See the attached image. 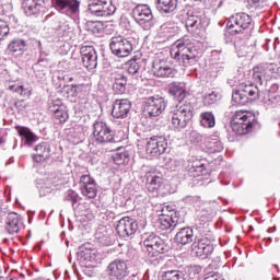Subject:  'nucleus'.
<instances>
[{
    "label": "nucleus",
    "mask_w": 280,
    "mask_h": 280,
    "mask_svg": "<svg viewBox=\"0 0 280 280\" xmlns=\"http://www.w3.org/2000/svg\"><path fill=\"white\" fill-rule=\"evenodd\" d=\"M21 226H23V219L16 212H11L7 217V231L11 235L14 233H19L21 231Z\"/></svg>",
    "instance_id": "nucleus-28"
},
{
    "label": "nucleus",
    "mask_w": 280,
    "mask_h": 280,
    "mask_svg": "<svg viewBox=\"0 0 280 280\" xmlns=\"http://www.w3.org/2000/svg\"><path fill=\"white\" fill-rule=\"evenodd\" d=\"M18 132L25 145H32V143H36V141H38V136L32 132L27 127L19 128Z\"/></svg>",
    "instance_id": "nucleus-33"
},
{
    "label": "nucleus",
    "mask_w": 280,
    "mask_h": 280,
    "mask_svg": "<svg viewBox=\"0 0 280 280\" xmlns=\"http://www.w3.org/2000/svg\"><path fill=\"white\" fill-rule=\"evenodd\" d=\"M206 148L208 149V152L215 154V152H222V150H224V144H222V141H220L218 136H214L208 139Z\"/></svg>",
    "instance_id": "nucleus-35"
},
{
    "label": "nucleus",
    "mask_w": 280,
    "mask_h": 280,
    "mask_svg": "<svg viewBox=\"0 0 280 280\" xmlns=\"http://www.w3.org/2000/svg\"><path fill=\"white\" fill-rule=\"evenodd\" d=\"M175 242L186 246V244H191L194 242V229L184 228L180 229L175 235Z\"/></svg>",
    "instance_id": "nucleus-30"
},
{
    "label": "nucleus",
    "mask_w": 280,
    "mask_h": 280,
    "mask_svg": "<svg viewBox=\"0 0 280 280\" xmlns=\"http://www.w3.org/2000/svg\"><path fill=\"white\" fill-rule=\"evenodd\" d=\"M253 80L256 84H264V80H268V77H266V73H264L260 67H258L254 68Z\"/></svg>",
    "instance_id": "nucleus-45"
},
{
    "label": "nucleus",
    "mask_w": 280,
    "mask_h": 280,
    "mask_svg": "<svg viewBox=\"0 0 280 280\" xmlns=\"http://www.w3.org/2000/svg\"><path fill=\"white\" fill-rule=\"evenodd\" d=\"M34 150L36 152L33 155L35 163H45L51 156V144L49 142H40L35 145Z\"/></svg>",
    "instance_id": "nucleus-25"
},
{
    "label": "nucleus",
    "mask_w": 280,
    "mask_h": 280,
    "mask_svg": "<svg viewBox=\"0 0 280 280\" xmlns=\"http://www.w3.org/2000/svg\"><path fill=\"white\" fill-rule=\"evenodd\" d=\"M255 116L250 112L238 110L231 119V128L236 135H248L253 130Z\"/></svg>",
    "instance_id": "nucleus-5"
},
{
    "label": "nucleus",
    "mask_w": 280,
    "mask_h": 280,
    "mask_svg": "<svg viewBox=\"0 0 280 280\" xmlns=\"http://www.w3.org/2000/svg\"><path fill=\"white\" fill-rule=\"evenodd\" d=\"M58 36L63 38L65 36H69V33L71 32V26H69V23L67 22H60L57 27H55Z\"/></svg>",
    "instance_id": "nucleus-44"
},
{
    "label": "nucleus",
    "mask_w": 280,
    "mask_h": 280,
    "mask_svg": "<svg viewBox=\"0 0 280 280\" xmlns=\"http://www.w3.org/2000/svg\"><path fill=\"white\" fill-rule=\"evenodd\" d=\"M185 201L188 202L189 205H199L200 203V197L188 196V197L185 198Z\"/></svg>",
    "instance_id": "nucleus-58"
},
{
    "label": "nucleus",
    "mask_w": 280,
    "mask_h": 280,
    "mask_svg": "<svg viewBox=\"0 0 280 280\" xmlns=\"http://www.w3.org/2000/svg\"><path fill=\"white\" fill-rule=\"evenodd\" d=\"M200 126L202 128L215 127V115H213V112H203L200 114Z\"/></svg>",
    "instance_id": "nucleus-36"
},
{
    "label": "nucleus",
    "mask_w": 280,
    "mask_h": 280,
    "mask_svg": "<svg viewBox=\"0 0 280 280\" xmlns=\"http://www.w3.org/2000/svg\"><path fill=\"white\" fill-rule=\"evenodd\" d=\"M113 159L116 165H127L130 161V154H128V151H120L115 153Z\"/></svg>",
    "instance_id": "nucleus-39"
},
{
    "label": "nucleus",
    "mask_w": 280,
    "mask_h": 280,
    "mask_svg": "<svg viewBox=\"0 0 280 280\" xmlns=\"http://www.w3.org/2000/svg\"><path fill=\"white\" fill-rule=\"evenodd\" d=\"M22 8L26 16H37L45 10V0H22Z\"/></svg>",
    "instance_id": "nucleus-24"
},
{
    "label": "nucleus",
    "mask_w": 280,
    "mask_h": 280,
    "mask_svg": "<svg viewBox=\"0 0 280 280\" xmlns=\"http://www.w3.org/2000/svg\"><path fill=\"white\" fill-rule=\"evenodd\" d=\"M51 113L55 115V119L59 121V124H65L69 119V113H67V107H59L57 109H54L51 107Z\"/></svg>",
    "instance_id": "nucleus-38"
},
{
    "label": "nucleus",
    "mask_w": 280,
    "mask_h": 280,
    "mask_svg": "<svg viewBox=\"0 0 280 280\" xmlns=\"http://www.w3.org/2000/svg\"><path fill=\"white\" fill-rule=\"evenodd\" d=\"M226 25L230 34H242L245 30L253 27V18L247 13H236L229 19Z\"/></svg>",
    "instance_id": "nucleus-11"
},
{
    "label": "nucleus",
    "mask_w": 280,
    "mask_h": 280,
    "mask_svg": "<svg viewBox=\"0 0 280 280\" xmlns=\"http://www.w3.org/2000/svg\"><path fill=\"white\" fill-rule=\"evenodd\" d=\"M96 237H97L100 244H102L103 246H110V244H113V241L108 236H105V235L100 236V234H97Z\"/></svg>",
    "instance_id": "nucleus-55"
},
{
    "label": "nucleus",
    "mask_w": 280,
    "mask_h": 280,
    "mask_svg": "<svg viewBox=\"0 0 280 280\" xmlns=\"http://www.w3.org/2000/svg\"><path fill=\"white\" fill-rule=\"evenodd\" d=\"M190 141H192V143H200V141H202V136L197 131H192L190 133Z\"/></svg>",
    "instance_id": "nucleus-57"
},
{
    "label": "nucleus",
    "mask_w": 280,
    "mask_h": 280,
    "mask_svg": "<svg viewBox=\"0 0 280 280\" xmlns=\"http://www.w3.org/2000/svg\"><path fill=\"white\" fill-rule=\"evenodd\" d=\"M66 93H68L70 97H78V84L68 86Z\"/></svg>",
    "instance_id": "nucleus-54"
},
{
    "label": "nucleus",
    "mask_w": 280,
    "mask_h": 280,
    "mask_svg": "<svg viewBox=\"0 0 280 280\" xmlns=\"http://www.w3.org/2000/svg\"><path fill=\"white\" fill-rule=\"evenodd\" d=\"M79 195L74 190L70 189L66 192L63 199L68 202H72V208L75 209V205L78 203Z\"/></svg>",
    "instance_id": "nucleus-47"
},
{
    "label": "nucleus",
    "mask_w": 280,
    "mask_h": 280,
    "mask_svg": "<svg viewBox=\"0 0 280 280\" xmlns=\"http://www.w3.org/2000/svg\"><path fill=\"white\" fill-rule=\"evenodd\" d=\"M232 100L235 104L246 106L249 102L259 100V88L255 84L240 85V88L232 93Z\"/></svg>",
    "instance_id": "nucleus-7"
},
{
    "label": "nucleus",
    "mask_w": 280,
    "mask_h": 280,
    "mask_svg": "<svg viewBox=\"0 0 280 280\" xmlns=\"http://www.w3.org/2000/svg\"><path fill=\"white\" fill-rule=\"evenodd\" d=\"M220 94L218 92H210L203 96V104L205 106H211L215 104L220 100Z\"/></svg>",
    "instance_id": "nucleus-43"
},
{
    "label": "nucleus",
    "mask_w": 280,
    "mask_h": 280,
    "mask_svg": "<svg viewBox=\"0 0 280 280\" xmlns=\"http://www.w3.org/2000/svg\"><path fill=\"white\" fill-rule=\"evenodd\" d=\"M247 3L250 8L261 10V8H268L270 5V0H247Z\"/></svg>",
    "instance_id": "nucleus-46"
},
{
    "label": "nucleus",
    "mask_w": 280,
    "mask_h": 280,
    "mask_svg": "<svg viewBox=\"0 0 280 280\" xmlns=\"http://www.w3.org/2000/svg\"><path fill=\"white\" fill-rule=\"evenodd\" d=\"M163 185V177L156 174H150L147 176V188L149 191H159Z\"/></svg>",
    "instance_id": "nucleus-34"
},
{
    "label": "nucleus",
    "mask_w": 280,
    "mask_h": 280,
    "mask_svg": "<svg viewBox=\"0 0 280 280\" xmlns=\"http://www.w3.org/2000/svg\"><path fill=\"white\" fill-rule=\"evenodd\" d=\"M168 93L178 100V104L171 108L168 115L171 128L176 132H180V130H185L189 121L194 119V105L185 101V97H187V88L184 82L171 83Z\"/></svg>",
    "instance_id": "nucleus-1"
},
{
    "label": "nucleus",
    "mask_w": 280,
    "mask_h": 280,
    "mask_svg": "<svg viewBox=\"0 0 280 280\" xmlns=\"http://www.w3.org/2000/svg\"><path fill=\"white\" fill-rule=\"evenodd\" d=\"M79 187L82 196L86 198H95L97 196V183L91 175H82L80 177Z\"/></svg>",
    "instance_id": "nucleus-22"
},
{
    "label": "nucleus",
    "mask_w": 280,
    "mask_h": 280,
    "mask_svg": "<svg viewBox=\"0 0 280 280\" xmlns=\"http://www.w3.org/2000/svg\"><path fill=\"white\" fill-rule=\"evenodd\" d=\"M10 34V26H8V22L0 20V40H3L5 36Z\"/></svg>",
    "instance_id": "nucleus-50"
},
{
    "label": "nucleus",
    "mask_w": 280,
    "mask_h": 280,
    "mask_svg": "<svg viewBox=\"0 0 280 280\" xmlns=\"http://www.w3.org/2000/svg\"><path fill=\"white\" fill-rule=\"evenodd\" d=\"M39 189V195L40 196H47V194H51V186H47V185H39L38 186Z\"/></svg>",
    "instance_id": "nucleus-56"
},
{
    "label": "nucleus",
    "mask_w": 280,
    "mask_h": 280,
    "mask_svg": "<svg viewBox=\"0 0 280 280\" xmlns=\"http://www.w3.org/2000/svg\"><path fill=\"white\" fill-rule=\"evenodd\" d=\"M198 56H200V48L194 45V42L187 37L177 39L171 47V58H173L179 67L194 65Z\"/></svg>",
    "instance_id": "nucleus-2"
},
{
    "label": "nucleus",
    "mask_w": 280,
    "mask_h": 280,
    "mask_svg": "<svg viewBox=\"0 0 280 280\" xmlns=\"http://www.w3.org/2000/svg\"><path fill=\"white\" fill-rule=\"evenodd\" d=\"M126 70L131 75H137L139 73V69H141V65L137 61V59H130L125 63Z\"/></svg>",
    "instance_id": "nucleus-42"
},
{
    "label": "nucleus",
    "mask_w": 280,
    "mask_h": 280,
    "mask_svg": "<svg viewBox=\"0 0 280 280\" xmlns=\"http://www.w3.org/2000/svg\"><path fill=\"white\" fill-rule=\"evenodd\" d=\"M143 253L150 264L153 266H159L161 264V255L170 250V246L165 244V241L156 234H150L143 241Z\"/></svg>",
    "instance_id": "nucleus-3"
},
{
    "label": "nucleus",
    "mask_w": 280,
    "mask_h": 280,
    "mask_svg": "<svg viewBox=\"0 0 280 280\" xmlns=\"http://www.w3.org/2000/svg\"><path fill=\"white\" fill-rule=\"evenodd\" d=\"M107 280H124L128 277V265L125 260L116 259L112 261L106 268Z\"/></svg>",
    "instance_id": "nucleus-17"
},
{
    "label": "nucleus",
    "mask_w": 280,
    "mask_h": 280,
    "mask_svg": "<svg viewBox=\"0 0 280 280\" xmlns=\"http://www.w3.org/2000/svg\"><path fill=\"white\" fill-rule=\"evenodd\" d=\"M26 48H27V42L21 38L11 40L8 46L9 51L14 56H21V54H23V51H25Z\"/></svg>",
    "instance_id": "nucleus-32"
},
{
    "label": "nucleus",
    "mask_w": 280,
    "mask_h": 280,
    "mask_svg": "<svg viewBox=\"0 0 280 280\" xmlns=\"http://www.w3.org/2000/svg\"><path fill=\"white\" fill-rule=\"evenodd\" d=\"M277 66L275 63H266L265 66L260 67L261 71L267 77V80H270L272 78V73H275V69Z\"/></svg>",
    "instance_id": "nucleus-49"
},
{
    "label": "nucleus",
    "mask_w": 280,
    "mask_h": 280,
    "mask_svg": "<svg viewBox=\"0 0 280 280\" xmlns=\"http://www.w3.org/2000/svg\"><path fill=\"white\" fill-rule=\"evenodd\" d=\"M0 84H3L8 91L22 95V97H30L32 95V89L30 86H25L23 82H16L5 70L0 73Z\"/></svg>",
    "instance_id": "nucleus-12"
},
{
    "label": "nucleus",
    "mask_w": 280,
    "mask_h": 280,
    "mask_svg": "<svg viewBox=\"0 0 280 280\" xmlns=\"http://www.w3.org/2000/svg\"><path fill=\"white\" fill-rule=\"evenodd\" d=\"M275 231H277V228L268 229V230H267V233H275Z\"/></svg>",
    "instance_id": "nucleus-60"
},
{
    "label": "nucleus",
    "mask_w": 280,
    "mask_h": 280,
    "mask_svg": "<svg viewBox=\"0 0 280 280\" xmlns=\"http://www.w3.org/2000/svg\"><path fill=\"white\" fill-rule=\"evenodd\" d=\"M36 67H44V69H47V67H49V59H47V54H40Z\"/></svg>",
    "instance_id": "nucleus-51"
},
{
    "label": "nucleus",
    "mask_w": 280,
    "mask_h": 280,
    "mask_svg": "<svg viewBox=\"0 0 280 280\" xmlns=\"http://www.w3.org/2000/svg\"><path fill=\"white\" fill-rule=\"evenodd\" d=\"M92 16H110L115 14V5L113 0H90L88 5Z\"/></svg>",
    "instance_id": "nucleus-15"
},
{
    "label": "nucleus",
    "mask_w": 280,
    "mask_h": 280,
    "mask_svg": "<svg viewBox=\"0 0 280 280\" xmlns=\"http://www.w3.org/2000/svg\"><path fill=\"white\" fill-rule=\"evenodd\" d=\"M199 218H200L201 222H209V220H211V218H213V211L207 212V211L202 210L199 212Z\"/></svg>",
    "instance_id": "nucleus-53"
},
{
    "label": "nucleus",
    "mask_w": 280,
    "mask_h": 280,
    "mask_svg": "<svg viewBox=\"0 0 280 280\" xmlns=\"http://www.w3.org/2000/svg\"><path fill=\"white\" fill-rule=\"evenodd\" d=\"M10 280H23L22 278H11Z\"/></svg>",
    "instance_id": "nucleus-63"
},
{
    "label": "nucleus",
    "mask_w": 280,
    "mask_h": 280,
    "mask_svg": "<svg viewBox=\"0 0 280 280\" xmlns=\"http://www.w3.org/2000/svg\"><path fill=\"white\" fill-rule=\"evenodd\" d=\"M212 54H213V56H217V54H222V52L218 51V50H214Z\"/></svg>",
    "instance_id": "nucleus-62"
},
{
    "label": "nucleus",
    "mask_w": 280,
    "mask_h": 280,
    "mask_svg": "<svg viewBox=\"0 0 280 280\" xmlns=\"http://www.w3.org/2000/svg\"><path fill=\"white\" fill-rule=\"evenodd\" d=\"M137 40L124 36L112 37L109 49L117 58H128L136 49Z\"/></svg>",
    "instance_id": "nucleus-6"
},
{
    "label": "nucleus",
    "mask_w": 280,
    "mask_h": 280,
    "mask_svg": "<svg viewBox=\"0 0 280 280\" xmlns=\"http://www.w3.org/2000/svg\"><path fill=\"white\" fill-rule=\"evenodd\" d=\"M208 26L209 18H207L205 11L198 9L188 10L185 27L189 34H200Z\"/></svg>",
    "instance_id": "nucleus-4"
},
{
    "label": "nucleus",
    "mask_w": 280,
    "mask_h": 280,
    "mask_svg": "<svg viewBox=\"0 0 280 280\" xmlns=\"http://www.w3.org/2000/svg\"><path fill=\"white\" fill-rule=\"evenodd\" d=\"M77 213H79L81 218H86V220H93V218H95V214H93L91 210L86 209L84 205L79 206V210H77Z\"/></svg>",
    "instance_id": "nucleus-48"
},
{
    "label": "nucleus",
    "mask_w": 280,
    "mask_h": 280,
    "mask_svg": "<svg viewBox=\"0 0 280 280\" xmlns=\"http://www.w3.org/2000/svg\"><path fill=\"white\" fill-rule=\"evenodd\" d=\"M131 108L132 103L128 98L116 100L113 104L112 116L115 119H126Z\"/></svg>",
    "instance_id": "nucleus-23"
},
{
    "label": "nucleus",
    "mask_w": 280,
    "mask_h": 280,
    "mask_svg": "<svg viewBox=\"0 0 280 280\" xmlns=\"http://www.w3.org/2000/svg\"><path fill=\"white\" fill-rule=\"evenodd\" d=\"M90 25H91V27H94V28H92V32L95 33V30H97V23L90 22Z\"/></svg>",
    "instance_id": "nucleus-59"
},
{
    "label": "nucleus",
    "mask_w": 280,
    "mask_h": 280,
    "mask_svg": "<svg viewBox=\"0 0 280 280\" xmlns=\"http://www.w3.org/2000/svg\"><path fill=\"white\" fill-rule=\"evenodd\" d=\"M52 3L60 14H66L70 19L80 16V1L78 0H52Z\"/></svg>",
    "instance_id": "nucleus-16"
},
{
    "label": "nucleus",
    "mask_w": 280,
    "mask_h": 280,
    "mask_svg": "<svg viewBox=\"0 0 280 280\" xmlns=\"http://www.w3.org/2000/svg\"><path fill=\"white\" fill-rule=\"evenodd\" d=\"M178 8V0H156V10L161 14H172Z\"/></svg>",
    "instance_id": "nucleus-31"
},
{
    "label": "nucleus",
    "mask_w": 280,
    "mask_h": 280,
    "mask_svg": "<svg viewBox=\"0 0 280 280\" xmlns=\"http://www.w3.org/2000/svg\"><path fill=\"white\" fill-rule=\"evenodd\" d=\"M81 58L83 67H85L88 71H93L94 69H97V50H95V47L82 46Z\"/></svg>",
    "instance_id": "nucleus-21"
},
{
    "label": "nucleus",
    "mask_w": 280,
    "mask_h": 280,
    "mask_svg": "<svg viewBox=\"0 0 280 280\" xmlns=\"http://www.w3.org/2000/svg\"><path fill=\"white\" fill-rule=\"evenodd\" d=\"M167 108V102L164 97L160 95L151 96L145 98L143 113L150 119H156V117H161L165 109Z\"/></svg>",
    "instance_id": "nucleus-10"
},
{
    "label": "nucleus",
    "mask_w": 280,
    "mask_h": 280,
    "mask_svg": "<svg viewBox=\"0 0 280 280\" xmlns=\"http://www.w3.org/2000/svg\"><path fill=\"white\" fill-rule=\"evenodd\" d=\"M192 253L199 259H207L211 253H213V244H211V238L196 235L192 243Z\"/></svg>",
    "instance_id": "nucleus-18"
},
{
    "label": "nucleus",
    "mask_w": 280,
    "mask_h": 280,
    "mask_svg": "<svg viewBox=\"0 0 280 280\" xmlns=\"http://www.w3.org/2000/svg\"><path fill=\"white\" fill-rule=\"evenodd\" d=\"M202 272V267L195 265L188 268V275L186 280H200V273Z\"/></svg>",
    "instance_id": "nucleus-41"
},
{
    "label": "nucleus",
    "mask_w": 280,
    "mask_h": 280,
    "mask_svg": "<svg viewBox=\"0 0 280 280\" xmlns=\"http://www.w3.org/2000/svg\"><path fill=\"white\" fill-rule=\"evenodd\" d=\"M161 280H187V277L180 270H167L162 272Z\"/></svg>",
    "instance_id": "nucleus-37"
},
{
    "label": "nucleus",
    "mask_w": 280,
    "mask_h": 280,
    "mask_svg": "<svg viewBox=\"0 0 280 280\" xmlns=\"http://www.w3.org/2000/svg\"><path fill=\"white\" fill-rule=\"evenodd\" d=\"M51 108H54V110H58V108H65V105H62V100L60 98L52 100L49 105L50 113H51Z\"/></svg>",
    "instance_id": "nucleus-52"
},
{
    "label": "nucleus",
    "mask_w": 280,
    "mask_h": 280,
    "mask_svg": "<svg viewBox=\"0 0 280 280\" xmlns=\"http://www.w3.org/2000/svg\"><path fill=\"white\" fill-rule=\"evenodd\" d=\"M187 170L191 178H197L198 176H205V174H207V165L202 160L198 159L189 162Z\"/></svg>",
    "instance_id": "nucleus-29"
},
{
    "label": "nucleus",
    "mask_w": 280,
    "mask_h": 280,
    "mask_svg": "<svg viewBox=\"0 0 280 280\" xmlns=\"http://www.w3.org/2000/svg\"><path fill=\"white\" fill-rule=\"evenodd\" d=\"M138 230L139 223L130 217L120 219L116 225V231L120 237H131Z\"/></svg>",
    "instance_id": "nucleus-19"
},
{
    "label": "nucleus",
    "mask_w": 280,
    "mask_h": 280,
    "mask_svg": "<svg viewBox=\"0 0 280 280\" xmlns=\"http://www.w3.org/2000/svg\"><path fill=\"white\" fill-rule=\"evenodd\" d=\"M267 242H269V243L272 242V238H271V237H268V238H267Z\"/></svg>",
    "instance_id": "nucleus-64"
},
{
    "label": "nucleus",
    "mask_w": 280,
    "mask_h": 280,
    "mask_svg": "<svg viewBox=\"0 0 280 280\" xmlns=\"http://www.w3.org/2000/svg\"><path fill=\"white\" fill-rule=\"evenodd\" d=\"M152 72L155 78H174L176 69L165 59H154Z\"/></svg>",
    "instance_id": "nucleus-20"
},
{
    "label": "nucleus",
    "mask_w": 280,
    "mask_h": 280,
    "mask_svg": "<svg viewBox=\"0 0 280 280\" xmlns=\"http://www.w3.org/2000/svg\"><path fill=\"white\" fill-rule=\"evenodd\" d=\"M131 16L145 32L154 27V15L152 14V9H150V5L148 4L136 5L132 9Z\"/></svg>",
    "instance_id": "nucleus-8"
},
{
    "label": "nucleus",
    "mask_w": 280,
    "mask_h": 280,
    "mask_svg": "<svg viewBox=\"0 0 280 280\" xmlns=\"http://www.w3.org/2000/svg\"><path fill=\"white\" fill-rule=\"evenodd\" d=\"M167 152V139L163 136H153L147 140L145 153L149 159H159Z\"/></svg>",
    "instance_id": "nucleus-14"
},
{
    "label": "nucleus",
    "mask_w": 280,
    "mask_h": 280,
    "mask_svg": "<svg viewBox=\"0 0 280 280\" xmlns=\"http://www.w3.org/2000/svg\"><path fill=\"white\" fill-rule=\"evenodd\" d=\"M94 143L102 145L104 143H115V131L104 121H95L93 125Z\"/></svg>",
    "instance_id": "nucleus-13"
},
{
    "label": "nucleus",
    "mask_w": 280,
    "mask_h": 280,
    "mask_svg": "<svg viewBox=\"0 0 280 280\" xmlns=\"http://www.w3.org/2000/svg\"><path fill=\"white\" fill-rule=\"evenodd\" d=\"M113 91L116 95H124L126 93V86H128V77L124 73L112 74Z\"/></svg>",
    "instance_id": "nucleus-27"
},
{
    "label": "nucleus",
    "mask_w": 280,
    "mask_h": 280,
    "mask_svg": "<svg viewBox=\"0 0 280 280\" xmlns=\"http://www.w3.org/2000/svg\"><path fill=\"white\" fill-rule=\"evenodd\" d=\"M158 224L161 231H170V229H175L176 224H178V215L174 211H171L167 214L162 213L159 215Z\"/></svg>",
    "instance_id": "nucleus-26"
},
{
    "label": "nucleus",
    "mask_w": 280,
    "mask_h": 280,
    "mask_svg": "<svg viewBox=\"0 0 280 280\" xmlns=\"http://www.w3.org/2000/svg\"><path fill=\"white\" fill-rule=\"evenodd\" d=\"M91 95V84H77V97L86 100Z\"/></svg>",
    "instance_id": "nucleus-40"
},
{
    "label": "nucleus",
    "mask_w": 280,
    "mask_h": 280,
    "mask_svg": "<svg viewBox=\"0 0 280 280\" xmlns=\"http://www.w3.org/2000/svg\"><path fill=\"white\" fill-rule=\"evenodd\" d=\"M77 258L82 268H93L100 261V254L91 243H85L79 247Z\"/></svg>",
    "instance_id": "nucleus-9"
},
{
    "label": "nucleus",
    "mask_w": 280,
    "mask_h": 280,
    "mask_svg": "<svg viewBox=\"0 0 280 280\" xmlns=\"http://www.w3.org/2000/svg\"><path fill=\"white\" fill-rule=\"evenodd\" d=\"M3 14V5L0 4V16Z\"/></svg>",
    "instance_id": "nucleus-61"
}]
</instances>
